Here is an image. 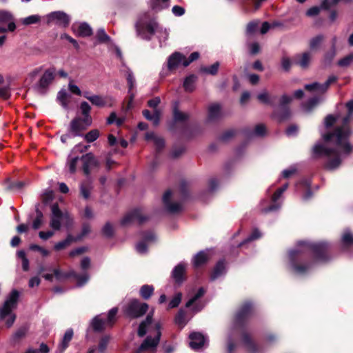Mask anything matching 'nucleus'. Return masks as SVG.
Returning <instances> with one entry per match:
<instances>
[{
  "instance_id": "a19ab883",
  "label": "nucleus",
  "mask_w": 353,
  "mask_h": 353,
  "mask_svg": "<svg viewBox=\"0 0 353 353\" xmlns=\"http://www.w3.org/2000/svg\"><path fill=\"white\" fill-rule=\"evenodd\" d=\"M125 76L128 84L129 92L130 93L135 86V79L132 72L129 69L126 70Z\"/></svg>"
},
{
  "instance_id": "2f4dec72",
  "label": "nucleus",
  "mask_w": 353,
  "mask_h": 353,
  "mask_svg": "<svg viewBox=\"0 0 353 353\" xmlns=\"http://www.w3.org/2000/svg\"><path fill=\"white\" fill-rule=\"evenodd\" d=\"M257 99L263 103L273 105L275 97L270 96L266 91H263L258 94Z\"/></svg>"
},
{
  "instance_id": "f257e3e1",
  "label": "nucleus",
  "mask_w": 353,
  "mask_h": 353,
  "mask_svg": "<svg viewBox=\"0 0 353 353\" xmlns=\"http://www.w3.org/2000/svg\"><path fill=\"white\" fill-rule=\"evenodd\" d=\"M347 115L342 119V125L332 134H323V143H317L313 147V156L325 159V167L327 170L337 168L343 158L351 153L352 146L350 143V130L349 122L353 116V101L347 103Z\"/></svg>"
},
{
  "instance_id": "a18cd8bd",
  "label": "nucleus",
  "mask_w": 353,
  "mask_h": 353,
  "mask_svg": "<svg viewBox=\"0 0 353 353\" xmlns=\"http://www.w3.org/2000/svg\"><path fill=\"white\" fill-rule=\"evenodd\" d=\"M175 322L181 327H183L186 324L185 313L183 310L179 311L175 317Z\"/></svg>"
},
{
  "instance_id": "a211bd4d",
  "label": "nucleus",
  "mask_w": 353,
  "mask_h": 353,
  "mask_svg": "<svg viewBox=\"0 0 353 353\" xmlns=\"http://www.w3.org/2000/svg\"><path fill=\"white\" fill-rule=\"evenodd\" d=\"M172 192L167 191L165 192L163 196V201L167 208V210L172 213L179 212L182 209V205L180 203H171L170 202V198L172 197Z\"/></svg>"
},
{
  "instance_id": "338daca9",
  "label": "nucleus",
  "mask_w": 353,
  "mask_h": 353,
  "mask_svg": "<svg viewBox=\"0 0 353 353\" xmlns=\"http://www.w3.org/2000/svg\"><path fill=\"white\" fill-rule=\"evenodd\" d=\"M103 234L107 236H110L112 235L114 232L113 226L110 223H107L103 228Z\"/></svg>"
},
{
  "instance_id": "393cba45",
  "label": "nucleus",
  "mask_w": 353,
  "mask_h": 353,
  "mask_svg": "<svg viewBox=\"0 0 353 353\" xmlns=\"http://www.w3.org/2000/svg\"><path fill=\"white\" fill-rule=\"evenodd\" d=\"M145 139L152 141L158 150L164 146V140L161 137H157L154 132L146 133Z\"/></svg>"
},
{
  "instance_id": "6ab92c4d",
  "label": "nucleus",
  "mask_w": 353,
  "mask_h": 353,
  "mask_svg": "<svg viewBox=\"0 0 353 353\" xmlns=\"http://www.w3.org/2000/svg\"><path fill=\"white\" fill-rule=\"evenodd\" d=\"M48 17L50 21H55L60 26H67L70 23V17L63 12H52Z\"/></svg>"
},
{
  "instance_id": "20e7f679",
  "label": "nucleus",
  "mask_w": 353,
  "mask_h": 353,
  "mask_svg": "<svg viewBox=\"0 0 353 353\" xmlns=\"http://www.w3.org/2000/svg\"><path fill=\"white\" fill-rule=\"evenodd\" d=\"M137 34L144 39H150L151 37L157 33L161 42L168 39L169 32L166 29L159 27L157 23L151 19L148 14H145L136 24Z\"/></svg>"
},
{
  "instance_id": "0eeeda50",
  "label": "nucleus",
  "mask_w": 353,
  "mask_h": 353,
  "mask_svg": "<svg viewBox=\"0 0 353 353\" xmlns=\"http://www.w3.org/2000/svg\"><path fill=\"white\" fill-rule=\"evenodd\" d=\"M148 309V305L138 300H132L125 307V314L131 318H138L143 315Z\"/></svg>"
},
{
  "instance_id": "79ce46f5",
  "label": "nucleus",
  "mask_w": 353,
  "mask_h": 353,
  "mask_svg": "<svg viewBox=\"0 0 353 353\" xmlns=\"http://www.w3.org/2000/svg\"><path fill=\"white\" fill-rule=\"evenodd\" d=\"M43 216L42 212L40 211H37V216L34 219L32 225V227L34 230H38L39 228H41L43 222Z\"/></svg>"
},
{
  "instance_id": "774afa93",
  "label": "nucleus",
  "mask_w": 353,
  "mask_h": 353,
  "mask_svg": "<svg viewBox=\"0 0 353 353\" xmlns=\"http://www.w3.org/2000/svg\"><path fill=\"white\" fill-rule=\"evenodd\" d=\"M265 125L263 124H259L255 127L254 130L253 132V134H254L256 136H262L265 134Z\"/></svg>"
},
{
  "instance_id": "09e8293b",
  "label": "nucleus",
  "mask_w": 353,
  "mask_h": 353,
  "mask_svg": "<svg viewBox=\"0 0 353 353\" xmlns=\"http://www.w3.org/2000/svg\"><path fill=\"white\" fill-rule=\"evenodd\" d=\"M72 241V237L69 236L67 237L66 239L56 243L54 245V249L56 250H61L62 249H64L65 248H66L67 246H68L70 244Z\"/></svg>"
},
{
  "instance_id": "4468645a",
  "label": "nucleus",
  "mask_w": 353,
  "mask_h": 353,
  "mask_svg": "<svg viewBox=\"0 0 353 353\" xmlns=\"http://www.w3.org/2000/svg\"><path fill=\"white\" fill-rule=\"evenodd\" d=\"M336 81V77L331 76L328 78L326 82L323 84L318 83H313L311 84H307L305 85V88L308 91L314 92L317 94L324 93L330 86V85Z\"/></svg>"
},
{
  "instance_id": "c03bdc74",
  "label": "nucleus",
  "mask_w": 353,
  "mask_h": 353,
  "mask_svg": "<svg viewBox=\"0 0 353 353\" xmlns=\"http://www.w3.org/2000/svg\"><path fill=\"white\" fill-rule=\"evenodd\" d=\"M335 122H337V127H341L342 125V120L340 121L339 119H336L332 115H328L325 119V125L327 128L332 126Z\"/></svg>"
},
{
  "instance_id": "dca6fc26",
  "label": "nucleus",
  "mask_w": 353,
  "mask_h": 353,
  "mask_svg": "<svg viewBox=\"0 0 353 353\" xmlns=\"http://www.w3.org/2000/svg\"><path fill=\"white\" fill-rule=\"evenodd\" d=\"M83 96L91 103L97 107H104L108 103V97L97 94H90L89 92H84Z\"/></svg>"
},
{
  "instance_id": "412c9836",
  "label": "nucleus",
  "mask_w": 353,
  "mask_h": 353,
  "mask_svg": "<svg viewBox=\"0 0 353 353\" xmlns=\"http://www.w3.org/2000/svg\"><path fill=\"white\" fill-rule=\"evenodd\" d=\"M184 61V56L179 52H174L171 54L168 60V68L169 70H174L176 69L180 64L183 65Z\"/></svg>"
},
{
  "instance_id": "58836bf2",
  "label": "nucleus",
  "mask_w": 353,
  "mask_h": 353,
  "mask_svg": "<svg viewBox=\"0 0 353 353\" xmlns=\"http://www.w3.org/2000/svg\"><path fill=\"white\" fill-rule=\"evenodd\" d=\"M196 77L194 75L188 77L183 83V87L188 92H192L194 90V84Z\"/></svg>"
},
{
  "instance_id": "603ef678",
  "label": "nucleus",
  "mask_w": 353,
  "mask_h": 353,
  "mask_svg": "<svg viewBox=\"0 0 353 353\" xmlns=\"http://www.w3.org/2000/svg\"><path fill=\"white\" fill-rule=\"evenodd\" d=\"M30 250L32 251H37L43 256H46L50 254V252L48 250L37 244L30 245Z\"/></svg>"
},
{
  "instance_id": "0e129e2a",
  "label": "nucleus",
  "mask_w": 353,
  "mask_h": 353,
  "mask_svg": "<svg viewBox=\"0 0 353 353\" xmlns=\"http://www.w3.org/2000/svg\"><path fill=\"white\" fill-rule=\"evenodd\" d=\"M291 101L292 98L290 97L287 95L282 96L279 105V109L284 110L285 108V105L290 103Z\"/></svg>"
},
{
  "instance_id": "ddd939ff",
  "label": "nucleus",
  "mask_w": 353,
  "mask_h": 353,
  "mask_svg": "<svg viewBox=\"0 0 353 353\" xmlns=\"http://www.w3.org/2000/svg\"><path fill=\"white\" fill-rule=\"evenodd\" d=\"M5 24H8V30L9 31L12 32L16 28L12 14L6 11H0V33L7 31V29L2 26Z\"/></svg>"
},
{
  "instance_id": "5fc2aeb1",
  "label": "nucleus",
  "mask_w": 353,
  "mask_h": 353,
  "mask_svg": "<svg viewBox=\"0 0 353 353\" xmlns=\"http://www.w3.org/2000/svg\"><path fill=\"white\" fill-rule=\"evenodd\" d=\"M27 328L25 327L19 328L12 336L13 341H16L26 336Z\"/></svg>"
},
{
  "instance_id": "bf43d9fd",
  "label": "nucleus",
  "mask_w": 353,
  "mask_h": 353,
  "mask_svg": "<svg viewBox=\"0 0 353 353\" xmlns=\"http://www.w3.org/2000/svg\"><path fill=\"white\" fill-rule=\"evenodd\" d=\"M174 118L176 121H183L188 119V114L180 112L177 109H174Z\"/></svg>"
},
{
  "instance_id": "e2e57ef3",
  "label": "nucleus",
  "mask_w": 353,
  "mask_h": 353,
  "mask_svg": "<svg viewBox=\"0 0 353 353\" xmlns=\"http://www.w3.org/2000/svg\"><path fill=\"white\" fill-rule=\"evenodd\" d=\"M54 276L57 279H61L62 278V274L61 272H60V270L59 269H55L54 270V274H46L45 275H43V277L46 279V280H48V281H52V279H53V276Z\"/></svg>"
},
{
  "instance_id": "5701e85b",
  "label": "nucleus",
  "mask_w": 353,
  "mask_h": 353,
  "mask_svg": "<svg viewBox=\"0 0 353 353\" xmlns=\"http://www.w3.org/2000/svg\"><path fill=\"white\" fill-rule=\"evenodd\" d=\"M185 268L186 266L184 263H179L174 268L172 272V276L176 282L181 283L183 280Z\"/></svg>"
},
{
  "instance_id": "6e6552de",
  "label": "nucleus",
  "mask_w": 353,
  "mask_h": 353,
  "mask_svg": "<svg viewBox=\"0 0 353 353\" xmlns=\"http://www.w3.org/2000/svg\"><path fill=\"white\" fill-rule=\"evenodd\" d=\"M117 311L118 310L117 307L111 309L108 313V318L105 320L102 319L101 316H96L92 322L93 329L96 331H101L106 327L112 326L115 321V316Z\"/></svg>"
},
{
  "instance_id": "9b49d317",
  "label": "nucleus",
  "mask_w": 353,
  "mask_h": 353,
  "mask_svg": "<svg viewBox=\"0 0 353 353\" xmlns=\"http://www.w3.org/2000/svg\"><path fill=\"white\" fill-rule=\"evenodd\" d=\"M288 186V184H285L281 188H279L274 193V194L272 195V199H271L272 203L268 208H265L264 206V201H263L261 203V205H262L261 210H262V211H263L265 212H271V211H274V210H278L280 208L281 204L278 203L277 201L281 197L282 194L287 190Z\"/></svg>"
},
{
  "instance_id": "6e6d98bb",
  "label": "nucleus",
  "mask_w": 353,
  "mask_h": 353,
  "mask_svg": "<svg viewBox=\"0 0 353 353\" xmlns=\"http://www.w3.org/2000/svg\"><path fill=\"white\" fill-rule=\"evenodd\" d=\"M260 21L259 20L250 22L247 26V33L252 34L258 29Z\"/></svg>"
},
{
  "instance_id": "4c0bfd02",
  "label": "nucleus",
  "mask_w": 353,
  "mask_h": 353,
  "mask_svg": "<svg viewBox=\"0 0 353 353\" xmlns=\"http://www.w3.org/2000/svg\"><path fill=\"white\" fill-rule=\"evenodd\" d=\"M99 131L97 129H94L85 134L84 139L88 143H92L99 138Z\"/></svg>"
},
{
  "instance_id": "c85d7f7f",
  "label": "nucleus",
  "mask_w": 353,
  "mask_h": 353,
  "mask_svg": "<svg viewBox=\"0 0 353 353\" xmlns=\"http://www.w3.org/2000/svg\"><path fill=\"white\" fill-rule=\"evenodd\" d=\"M80 110L83 115L82 118L85 119V122L87 123L92 122V119L90 114L91 106L88 104V103L85 101L81 102L80 105Z\"/></svg>"
},
{
  "instance_id": "e433bc0d",
  "label": "nucleus",
  "mask_w": 353,
  "mask_h": 353,
  "mask_svg": "<svg viewBox=\"0 0 353 353\" xmlns=\"http://www.w3.org/2000/svg\"><path fill=\"white\" fill-rule=\"evenodd\" d=\"M252 308V305L250 303H245L239 313L237 314L236 318L239 321L242 320L243 318L247 316L248 314L250 312Z\"/></svg>"
},
{
  "instance_id": "de8ad7c7",
  "label": "nucleus",
  "mask_w": 353,
  "mask_h": 353,
  "mask_svg": "<svg viewBox=\"0 0 353 353\" xmlns=\"http://www.w3.org/2000/svg\"><path fill=\"white\" fill-rule=\"evenodd\" d=\"M204 293H205L204 289L201 288L198 290L197 293L194 295V296L192 297L191 299H190L187 302L185 306L187 307H189L192 306L200 297H201L204 294Z\"/></svg>"
},
{
  "instance_id": "37998d69",
  "label": "nucleus",
  "mask_w": 353,
  "mask_h": 353,
  "mask_svg": "<svg viewBox=\"0 0 353 353\" xmlns=\"http://www.w3.org/2000/svg\"><path fill=\"white\" fill-rule=\"evenodd\" d=\"M342 243L346 246L353 244V235L347 230H345L342 235Z\"/></svg>"
},
{
  "instance_id": "8fccbe9b",
  "label": "nucleus",
  "mask_w": 353,
  "mask_h": 353,
  "mask_svg": "<svg viewBox=\"0 0 353 353\" xmlns=\"http://www.w3.org/2000/svg\"><path fill=\"white\" fill-rule=\"evenodd\" d=\"M109 340H110V338H109V336H107L103 337L101 339L99 344L97 353H103L104 352V351L105 350V349L108 346V344L109 343Z\"/></svg>"
},
{
  "instance_id": "473e14b6",
  "label": "nucleus",
  "mask_w": 353,
  "mask_h": 353,
  "mask_svg": "<svg viewBox=\"0 0 353 353\" xmlns=\"http://www.w3.org/2000/svg\"><path fill=\"white\" fill-rule=\"evenodd\" d=\"M221 113V107L219 104H212L210 105L208 109V119L214 120L217 119Z\"/></svg>"
},
{
  "instance_id": "39448f33",
  "label": "nucleus",
  "mask_w": 353,
  "mask_h": 353,
  "mask_svg": "<svg viewBox=\"0 0 353 353\" xmlns=\"http://www.w3.org/2000/svg\"><path fill=\"white\" fill-rule=\"evenodd\" d=\"M19 297V292L13 290L3 305L0 306V320H5L8 327H10L16 319V315L13 313V310L17 307Z\"/></svg>"
},
{
  "instance_id": "052dcab7",
  "label": "nucleus",
  "mask_w": 353,
  "mask_h": 353,
  "mask_svg": "<svg viewBox=\"0 0 353 353\" xmlns=\"http://www.w3.org/2000/svg\"><path fill=\"white\" fill-rule=\"evenodd\" d=\"M68 89L72 93L76 95L81 96L82 94L81 90L74 83L72 80H70L68 83Z\"/></svg>"
},
{
  "instance_id": "7c9ffc66",
  "label": "nucleus",
  "mask_w": 353,
  "mask_h": 353,
  "mask_svg": "<svg viewBox=\"0 0 353 353\" xmlns=\"http://www.w3.org/2000/svg\"><path fill=\"white\" fill-rule=\"evenodd\" d=\"M143 114L147 119L152 121L154 125H158L160 119V112L157 110H154L152 114L149 110H145L143 111Z\"/></svg>"
},
{
  "instance_id": "7ed1b4c3",
  "label": "nucleus",
  "mask_w": 353,
  "mask_h": 353,
  "mask_svg": "<svg viewBox=\"0 0 353 353\" xmlns=\"http://www.w3.org/2000/svg\"><path fill=\"white\" fill-rule=\"evenodd\" d=\"M152 314H149L146 319L143 321L139 327L138 334L144 336L147 332L150 335L141 343L135 353H154L159 344L161 336V325L159 323L152 322Z\"/></svg>"
},
{
  "instance_id": "f8f14e48",
  "label": "nucleus",
  "mask_w": 353,
  "mask_h": 353,
  "mask_svg": "<svg viewBox=\"0 0 353 353\" xmlns=\"http://www.w3.org/2000/svg\"><path fill=\"white\" fill-rule=\"evenodd\" d=\"M146 220L147 217L143 214L142 210L137 209L128 213L122 219L121 223L123 225L134 222L142 223Z\"/></svg>"
},
{
  "instance_id": "c756f323",
  "label": "nucleus",
  "mask_w": 353,
  "mask_h": 353,
  "mask_svg": "<svg viewBox=\"0 0 353 353\" xmlns=\"http://www.w3.org/2000/svg\"><path fill=\"white\" fill-rule=\"evenodd\" d=\"M92 190V185L91 181L88 180L86 181L83 182L81 184L80 191H81V194L82 196L84 199H87L90 197V192H91Z\"/></svg>"
},
{
  "instance_id": "c9c22d12",
  "label": "nucleus",
  "mask_w": 353,
  "mask_h": 353,
  "mask_svg": "<svg viewBox=\"0 0 353 353\" xmlns=\"http://www.w3.org/2000/svg\"><path fill=\"white\" fill-rule=\"evenodd\" d=\"M154 292V288L152 285H144L141 288L140 294L144 299H148L150 297Z\"/></svg>"
},
{
  "instance_id": "4d7b16f0",
  "label": "nucleus",
  "mask_w": 353,
  "mask_h": 353,
  "mask_svg": "<svg viewBox=\"0 0 353 353\" xmlns=\"http://www.w3.org/2000/svg\"><path fill=\"white\" fill-rule=\"evenodd\" d=\"M219 67V63L216 62L209 67L202 68V70L208 74H215L218 71Z\"/></svg>"
},
{
  "instance_id": "864d4df0",
  "label": "nucleus",
  "mask_w": 353,
  "mask_h": 353,
  "mask_svg": "<svg viewBox=\"0 0 353 353\" xmlns=\"http://www.w3.org/2000/svg\"><path fill=\"white\" fill-rule=\"evenodd\" d=\"M40 21V17L39 15H31L26 17L23 19V23L24 25H30L37 23Z\"/></svg>"
},
{
  "instance_id": "69168bd1",
  "label": "nucleus",
  "mask_w": 353,
  "mask_h": 353,
  "mask_svg": "<svg viewBox=\"0 0 353 353\" xmlns=\"http://www.w3.org/2000/svg\"><path fill=\"white\" fill-rule=\"evenodd\" d=\"M353 61V55L350 54L339 61V65L342 67L349 65Z\"/></svg>"
},
{
  "instance_id": "f3484780",
  "label": "nucleus",
  "mask_w": 353,
  "mask_h": 353,
  "mask_svg": "<svg viewBox=\"0 0 353 353\" xmlns=\"http://www.w3.org/2000/svg\"><path fill=\"white\" fill-rule=\"evenodd\" d=\"M190 346L193 350H198L203 347L206 341L205 337L199 332H192L190 334Z\"/></svg>"
},
{
  "instance_id": "2eb2a0df",
  "label": "nucleus",
  "mask_w": 353,
  "mask_h": 353,
  "mask_svg": "<svg viewBox=\"0 0 353 353\" xmlns=\"http://www.w3.org/2000/svg\"><path fill=\"white\" fill-rule=\"evenodd\" d=\"M81 160L83 161V170L86 175H88L94 168L98 166L97 159L90 153L83 156Z\"/></svg>"
},
{
  "instance_id": "49530a36",
  "label": "nucleus",
  "mask_w": 353,
  "mask_h": 353,
  "mask_svg": "<svg viewBox=\"0 0 353 353\" xmlns=\"http://www.w3.org/2000/svg\"><path fill=\"white\" fill-rule=\"evenodd\" d=\"M322 99L319 97H314L309 100L306 104L304 105V108L305 110L309 111L312 110L314 106H316Z\"/></svg>"
},
{
  "instance_id": "aec40b11",
  "label": "nucleus",
  "mask_w": 353,
  "mask_h": 353,
  "mask_svg": "<svg viewBox=\"0 0 353 353\" xmlns=\"http://www.w3.org/2000/svg\"><path fill=\"white\" fill-rule=\"evenodd\" d=\"M54 77V68H49L46 70L39 81V86L41 88H47L52 83Z\"/></svg>"
},
{
  "instance_id": "1a4fd4ad",
  "label": "nucleus",
  "mask_w": 353,
  "mask_h": 353,
  "mask_svg": "<svg viewBox=\"0 0 353 353\" xmlns=\"http://www.w3.org/2000/svg\"><path fill=\"white\" fill-rule=\"evenodd\" d=\"M92 122H90L89 123H87L85 122V119L77 117L74 118L69 126V133L71 134L72 137H77L81 136V132L86 130V128L91 125Z\"/></svg>"
},
{
  "instance_id": "13d9d810",
  "label": "nucleus",
  "mask_w": 353,
  "mask_h": 353,
  "mask_svg": "<svg viewBox=\"0 0 353 353\" xmlns=\"http://www.w3.org/2000/svg\"><path fill=\"white\" fill-rule=\"evenodd\" d=\"M75 278L77 281V285L81 286L88 281L89 276L87 273H83L82 274H76Z\"/></svg>"
},
{
  "instance_id": "bb28decb",
  "label": "nucleus",
  "mask_w": 353,
  "mask_h": 353,
  "mask_svg": "<svg viewBox=\"0 0 353 353\" xmlns=\"http://www.w3.org/2000/svg\"><path fill=\"white\" fill-rule=\"evenodd\" d=\"M225 265L223 261H220L217 263L216 266L214 267L211 275L210 278L212 280H214L218 277L222 276L225 273Z\"/></svg>"
},
{
  "instance_id": "a878e982",
  "label": "nucleus",
  "mask_w": 353,
  "mask_h": 353,
  "mask_svg": "<svg viewBox=\"0 0 353 353\" xmlns=\"http://www.w3.org/2000/svg\"><path fill=\"white\" fill-rule=\"evenodd\" d=\"M57 99L63 108L68 109L70 102V96L65 90H60L58 92Z\"/></svg>"
},
{
  "instance_id": "f704fd0d",
  "label": "nucleus",
  "mask_w": 353,
  "mask_h": 353,
  "mask_svg": "<svg viewBox=\"0 0 353 353\" xmlns=\"http://www.w3.org/2000/svg\"><path fill=\"white\" fill-rule=\"evenodd\" d=\"M298 57L299 59L296 61V63L302 68H306L310 63L311 54L310 52H304Z\"/></svg>"
},
{
  "instance_id": "b1692460",
  "label": "nucleus",
  "mask_w": 353,
  "mask_h": 353,
  "mask_svg": "<svg viewBox=\"0 0 353 353\" xmlns=\"http://www.w3.org/2000/svg\"><path fill=\"white\" fill-rule=\"evenodd\" d=\"M210 259V252L201 251L199 252L194 258V265L199 267L205 263Z\"/></svg>"
},
{
  "instance_id": "f03ea898",
  "label": "nucleus",
  "mask_w": 353,
  "mask_h": 353,
  "mask_svg": "<svg viewBox=\"0 0 353 353\" xmlns=\"http://www.w3.org/2000/svg\"><path fill=\"white\" fill-rule=\"evenodd\" d=\"M326 248L327 245L325 243L309 244L305 242H299L297 249L292 250L289 253L291 265L294 272L301 274L305 273L309 269L308 265L299 264V261L302 260L307 254L312 252L315 256L321 259Z\"/></svg>"
},
{
  "instance_id": "423d86ee",
  "label": "nucleus",
  "mask_w": 353,
  "mask_h": 353,
  "mask_svg": "<svg viewBox=\"0 0 353 353\" xmlns=\"http://www.w3.org/2000/svg\"><path fill=\"white\" fill-rule=\"evenodd\" d=\"M52 214L50 216V226L54 230H59L61 225L68 227L72 223V218L68 212H63L57 204H53L51 207Z\"/></svg>"
},
{
  "instance_id": "72a5a7b5",
  "label": "nucleus",
  "mask_w": 353,
  "mask_h": 353,
  "mask_svg": "<svg viewBox=\"0 0 353 353\" xmlns=\"http://www.w3.org/2000/svg\"><path fill=\"white\" fill-rule=\"evenodd\" d=\"M72 336H73L72 330L70 329L65 332V333L63 336V340L59 345L61 352H63L68 347L70 341L72 339Z\"/></svg>"
},
{
  "instance_id": "9d476101",
  "label": "nucleus",
  "mask_w": 353,
  "mask_h": 353,
  "mask_svg": "<svg viewBox=\"0 0 353 353\" xmlns=\"http://www.w3.org/2000/svg\"><path fill=\"white\" fill-rule=\"evenodd\" d=\"M88 149L87 146H83L81 145H76L71 153L69 154L68 161H67V167L70 173L73 174L77 170V163L79 160V157L78 156L74 155L76 152H83V151Z\"/></svg>"
},
{
  "instance_id": "ea45409f",
  "label": "nucleus",
  "mask_w": 353,
  "mask_h": 353,
  "mask_svg": "<svg viewBox=\"0 0 353 353\" xmlns=\"http://www.w3.org/2000/svg\"><path fill=\"white\" fill-rule=\"evenodd\" d=\"M168 1L169 0H154L151 8L155 11L161 10L168 6V4H166Z\"/></svg>"
},
{
  "instance_id": "cd10ccee",
  "label": "nucleus",
  "mask_w": 353,
  "mask_h": 353,
  "mask_svg": "<svg viewBox=\"0 0 353 353\" xmlns=\"http://www.w3.org/2000/svg\"><path fill=\"white\" fill-rule=\"evenodd\" d=\"M331 7L329 0H324L321 6V7L314 6L307 10L306 14L309 17H314L317 15L321 9H329Z\"/></svg>"
},
{
  "instance_id": "4be33fe9",
  "label": "nucleus",
  "mask_w": 353,
  "mask_h": 353,
  "mask_svg": "<svg viewBox=\"0 0 353 353\" xmlns=\"http://www.w3.org/2000/svg\"><path fill=\"white\" fill-rule=\"evenodd\" d=\"M72 29L77 35L80 37H88L92 34L91 28L85 23L73 24Z\"/></svg>"
},
{
  "instance_id": "3c124183",
  "label": "nucleus",
  "mask_w": 353,
  "mask_h": 353,
  "mask_svg": "<svg viewBox=\"0 0 353 353\" xmlns=\"http://www.w3.org/2000/svg\"><path fill=\"white\" fill-rule=\"evenodd\" d=\"M182 298L181 293H177L174 295V296L172 298V299L169 302L168 307L169 308H174L177 307L179 303H181Z\"/></svg>"
},
{
  "instance_id": "680f3d73",
  "label": "nucleus",
  "mask_w": 353,
  "mask_h": 353,
  "mask_svg": "<svg viewBox=\"0 0 353 353\" xmlns=\"http://www.w3.org/2000/svg\"><path fill=\"white\" fill-rule=\"evenodd\" d=\"M199 57V54L196 52H192L188 59H187L185 57H184V61L183 62V65L186 67L188 66L190 63H192V61L196 60Z\"/></svg>"
}]
</instances>
